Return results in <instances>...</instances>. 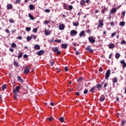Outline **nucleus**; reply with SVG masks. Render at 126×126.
Segmentation results:
<instances>
[{
    "instance_id": "obj_49",
    "label": "nucleus",
    "mask_w": 126,
    "mask_h": 126,
    "mask_svg": "<svg viewBox=\"0 0 126 126\" xmlns=\"http://www.w3.org/2000/svg\"><path fill=\"white\" fill-rule=\"evenodd\" d=\"M21 2V0H16L15 2L16 3H20Z\"/></svg>"
},
{
    "instance_id": "obj_20",
    "label": "nucleus",
    "mask_w": 126,
    "mask_h": 126,
    "mask_svg": "<svg viewBox=\"0 0 126 126\" xmlns=\"http://www.w3.org/2000/svg\"><path fill=\"white\" fill-rule=\"evenodd\" d=\"M96 89V87L95 86H94L93 88H92L90 91V92H94L95 91V90Z\"/></svg>"
},
{
    "instance_id": "obj_59",
    "label": "nucleus",
    "mask_w": 126,
    "mask_h": 126,
    "mask_svg": "<svg viewBox=\"0 0 126 126\" xmlns=\"http://www.w3.org/2000/svg\"><path fill=\"white\" fill-rule=\"evenodd\" d=\"M19 40H22V36H19L17 38Z\"/></svg>"
},
{
    "instance_id": "obj_6",
    "label": "nucleus",
    "mask_w": 126,
    "mask_h": 126,
    "mask_svg": "<svg viewBox=\"0 0 126 126\" xmlns=\"http://www.w3.org/2000/svg\"><path fill=\"white\" fill-rule=\"evenodd\" d=\"M77 34V32L76 30H71L70 32V36H76Z\"/></svg>"
},
{
    "instance_id": "obj_7",
    "label": "nucleus",
    "mask_w": 126,
    "mask_h": 126,
    "mask_svg": "<svg viewBox=\"0 0 126 126\" xmlns=\"http://www.w3.org/2000/svg\"><path fill=\"white\" fill-rule=\"evenodd\" d=\"M44 54H45V51L43 50H40L36 52V55L38 56H42V55H44Z\"/></svg>"
},
{
    "instance_id": "obj_16",
    "label": "nucleus",
    "mask_w": 126,
    "mask_h": 126,
    "mask_svg": "<svg viewBox=\"0 0 126 126\" xmlns=\"http://www.w3.org/2000/svg\"><path fill=\"white\" fill-rule=\"evenodd\" d=\"M61 47H62V49H66V48H67V44H66L65 43H63L61 45Z\"/></svg>"
},
{
    "instance_id": "obj_35",
    "label": "nucleus",
    "mask_w": 126,
    "mask_h": 126,
    "mask_svg": "<svg viewBox=\"0 0 126 126\" xmlns=\"http://www.w3.org/2000/svg\"><path fill=\"white\" fill-rule=\"evenodd\" d=\"M53 116H51V117H50L49 118H48L47 120H48L49 122H52V121H53Z\"/></svg>"
},
{
    "instance_id": "obj_42",
    "label": "nucleus",
    "mask_w": 126,
    "mask_h": 126,
    "mask_svg": "<svg viewBox=\"0 0 126 126\" xmlns=\"http://www.w3.org/2000/svg\"><path fill=\"white\" fill-rule=\"evenodd\" d=\"M50 64H51V66H54V64H55V61H52V62H51Z\"/></svg>"
},
{
    "instance_id": "obj_38",
    "label": "nucleus",
    "mask_w": 126,
    "mask_h": 126,
    "mask_svg": "<svg viewBox=\"0 0 126 126\" xmlns=\"http://www.w3.org/2000/svg\"><path fill=\"white\" fill-rule=\"evenodd\" d=\"M9 22H10V23H14V20H13V19H12V18L9 19Z\"/></svg>"
},
{
    "instance_id": "obj_26",
    "label": "nucleus",
    "mask_w": 126,
    "mask_h": 126,
    "mask_svg": "<svg viewBox=\"0 0 126 126\" xmlns=\"http://www.w3.org/2000/svg\"><path fill=\"white\" fill-rule=\"evenodd\" d=\"M118 82V78L117 77H115L113 80V83H117Z\"/></svg>"
},
{
    "instance_id": "obj_40",
    "label": "nucleus",
    "mask_w": 126,
    "mask_h": 126,
    "mask_svg": "<svg viewBox=\"0 0 126 126\" xmlns=\"http://www.w3.org/2000/svg\"><path fill=\"white\" fill-rule=\"evenodd\" d=\"M73 25L74 26H76V27H77V26H78V25H79V23L73 22Z\"/></svg>"
},
{
    "instance_id": "obj_21",
    "label": "nucleus",
    "mask_w": 126,
    "mask_h": 126,
    "mask_svg": "<svg viewBox=\"0 0 126 126\" xmlns=\"http://www.w3.org/2000/svg\"><path fill=\"white\" fill-rule=\"evenodd\" d=\"M84 34H85V32L84 31H82L79 34L80 37H82L84 35Z\"/></svg>"
},
{
    "instance_id": "obj_47",
    "label": "nucleus",
    "mask_w": 126,
    "mask_h": 126,
    "mask_svg": "<svg viewBox=\"0 0 126 126\" xmlns=\"http://www.w3.org/2000/svg\"><path fill=\"white\" fill-rule=\"evenodd\" d=\"M87 93H88V90H85V91H84V94H87Z\"/></svg>"
},
{
    "instance_id": "obj_60",
    "label": "nucleus",
    "mask_w": 126,
    "mask_h": 126,
    "mask_svg": "<svg viewBox=\"0 0 126 126\" xmlns=\"http://www.w3.org/2000/svg\"><path fill=\"white\" fill-rule=\"evenodd\" d=\"M122 15L123 16H125V15H126V11H123V12L122 13Z\"/></svg>"
},
{
    "instance_id": "obj_57",
    "label": "nucleus",
    "mask_w": 126,
    "mask_h": 126,
    "mask_svg": "<svg viewBox=\"0 0 126 126\" xmlns=\"http://www.w3.org/2000/svg\"><path fill=\"white\" fill-rule=\"evenodd\" d=\"M110 25H111V26H113L115 25V22H111L110 23Z\"/></svg>"
},
{
    "instance_id": "obj_63",
    "label": "nucleus",
    "mask_w": 126,
    "mask_h": 126,
    "mask_svg": "<svg viewBox=\"0 0 126 126\" xmlns=\"http://www.w3.org/2000/svg\"><path fill=\"white\" fill-rule=\"evenodd\" d=\"M75 55H79V54H80V53L79 52V51H76V53H75Z\"/></svg>"
},
{
    "instance_id": "obj_55",
    "label": "nucleus",
    "mask_w": 126,
    "mask_h": 126,
    "mask_svg": "<svg viewBox=\"0 0 126 126\" xmlns=\"http://www.w3.org/2000/svg\"><path fill=\"white\" fill-rule=\"evenodd\" d=\"M83 80V79L82 78H79V79L77 80V81L79 82V81H82Z\"/></svg>"
},
{
    "instance_id": "obj_8",
    "label": "nucleus",
    "mask_w": 126,
    "mask_h": 126,
    "mask_svg": "<svg viewBox=\"0 0 126 126\" xmlns=\"http://www.w3.org/2000/svg\"><path fill=\"white\" fill-rule=\"evenodd\" d=\"M86 50L88 51V52H89V53H93L94 51L93 50H92V49L91 48V46H88L86 47Z\"/></svg>"
},
{
    "instance_id": "obj_41",
    "label": "nucleus",
    "mask_w": 126,
    "mask_h": 126,
    "mask_svg": "<svg viewBox=\"0 0 126 126\" xmlns=\"http://www.w3.org/2000/svg\"><path fill=\"white\" fill-rule=\"evenodd\" d=\"M44 11L45 12H47V13H49L50 12L51 10H50L49 9H46L45 10H44Z\"/></svg>"
},
{
    "instance_id": "obj_15",
    "label": "nucleus",
    "mask_w": 126,
    "mask_h": 126,
    "mask_svg": "<svg viewBox=\"0 0 126 126\" xmlns=\"http://www.w3.org/2000/svg\"><path fill=\"white\" fill-rule=\"evenodd\" d=\"M108 47L110 49H114V48H115V44L113 43H110L108 45Z\"/></svg>"
},
{
    "instance_id": "obj_17",
    "label": "nucleus",
    "mask_w": 126,
    "mask_h": 126,
    "mask_svg": "<svg viewBox=\"0 0 126 126\" xmlns=\"http://www.w3.org/2000/svg\"><path fill=\"white\" fill-rule=\"evenodd\" d=\"M96 87V88L97 89H101V88H102V87H103V86H102V85L100 84H97L96 85L95 88Z\"/></svg>"
},
{
    "instance_id": "obj_48",
    "label": "nucleus",
    "mask_w": 126,
    "mask_h": 126,
    "mask_svg": "<svg viewBox=\"0 0 126 126\" xmlns=\"http://www.w3.org/2000/svg\"><path fill=\"white\" fill-rule=\"evenodd\" d=\"M38 29H37V28H34L33 29V32H34V33H36V32H37Z\"/></svg>"
},
{
    "instance_id": "obj_39",
    "label": "nucleus",
    "mask_w": 126,
    "mask_h": 126,
    "mask_svg": "<svg viewBox=\"0 0 126 126\" xmlns=\"http://www.w3.org/2000/svg\"><path fill=\"white\" fill-rule=\"evenodd\" d=\"M69 7V10H72V9H73V6H72V5H70L68 6Z\"/></svg>"
},
{
    "instance_id": "obj_30",
    "label": "nucleus",
    "mask_w": 126,
    "mask_h": 126,
    "mask_svg": "<svg viewBox=\"0 0 126 126\" xmlns=\"http://www.w3.org/2000/svg\"><path fill=\"white\" fill-rule=\"evenodd\" d=\"M29 17L32 20H34V17H33V15L31 14H29Z\"/></svg>"
},
{
    "instance_id": "obj_44",
    "label": "nucleus",
    "mask_w": 126,
    "mask_h": 126,
    "mask_svg": "<svg viewBox=\"0 0 126 126\" xmlns=\"http://www.w3.org/2000/svg\"><path fill=\"white\" fill-rule=\"evenodd\" d=\"M86 3H87V4L89 5L90 4V0H86L85 1Z\"/></svg>"
},
{
    "instance_id": "obj_25",
    "label": "nucleus",
    "mask_w": 126,
    "mask_h": 126,
    "mask_svg": "<svg viewBox=\"0 0 126 126\" xmlns=\"http://www.w3.org/2000/svg\"><path fill=\"white\" fill-rule=\"evenodd\" d=\"M120 57H121V55L120 54V53H116L115 54L116 59H119Z\"/></svg>"
},
{
    "instance_id": "obj_28",
    "label": "nucleus",
    "mask_w": 126,
    "mask_h": 126,
    "mask_svg": "<svg viewBox=\"0 0 126 126\" xmlns=\"http://www.w3.org/2000/svg\"><path fill=\"white\" fill-rule=\"evenodd\" d=\"M14 63V65L16 67H18L19 64H18V63H17V62L14 61V63Z\"/></svg>"
},
{
    "instance_id": "obj_13",
    "label": "nucleus",
    "mask_w": 126,
    "mask_h": 126,
    "mask_svg": "<svg viewBox=\"0 0 126 126\" xmlns=\"http://www.w3.org/2000/svg\"><path fill=\"white\" fill-rule=\"evenodd\" d=\"M59 28L60 30H63V29H64V25L63 24L60 25Z\"/></svg>"
},
{
    "instance_id": "obj_51",
    "label": "nucleus",
    "mask_w": 126,
    "mask_h": 126,
    "mask_svg": "<svg viewBox=\"0 0 126 126\" xmlns=\"http://www.w3.org/2000/svg\"><path fill=\"white\" fill-rule=\"evenodd\" d=\"M5 32L8 33V34H9L10 33V31H9V30L8 29H6L5 30Z\"/></svg>"
},
{
    "instance_id": "obj_1",
    "label": "nucleus",
    "mask_w": 126,
    "mask_h": 126,
    "mask_svg": "<svg viewBox=\"0 0 126 126\" xmlns=\"http://www.w3.org/2000/svg\"><path fill=\"white\" fill-rule=\"evenodd\" d=\"M21 89V87L20 86H18L15 87V89L13 90V93H14V99H16L17 96H18V94L17 93H19V90Z\"/></svg>"
},
{
    "instance_id": "obj_62",
    "label": "nucleus",
    "mask_w": 126,
    "mask_h": 126,
    "mask_svg": "<svg viewBox=\"0 0 126 126\" xmlns=\"http://www.w3.org/2000/svg\"><path fill=\"white\" fill-rule=\"evenodd\" d=\"M50 105L51 106H55V104L53 102H50Z\"/></svg>"
},
{
    "instance_id": "obj_4",
    "label": "nucleus",
    "mask_w": 126,
    "mask_h": 126,
    "mask_svg": "<svg viewBox=\"0 0 126 126\" xmlns=\"http://www.w3.org/2000/svg\"><path fill=\"white\" fill-rule=\"evenodd\" d=\"M111 74V70L108 69L105 73V79H108Z\"/></svg>"
},
{
    "instance_id": "obj_23",
    "label": "nucleus",
    "mask_w": 126,
    "mask_h": 126,
    "mask_svg": "<svg viewBox=\"0 0 126 126\" xmlns=\"http://www.w3.org/2000/svg\"><path fill=\"white\" fill-rule=\"evenodd\" d=\"M17 78H18V81H19V82H21V83H22V82H23V80H22V78H21V77L18 76V77H17Z\"/></svg>"
},
{
    "instance_id": "obj_58",
    "label": "nucleus",
    "mask_w": 126,
    "mask_h": 126,
    "mask_svg": "<svg viewBox=\"0 0 126 126\" xmlns=\"http://www.w3.org/2000/svg\"><path fill=\"white\" fill-rule=\"evenodd\" d=\"M116 33H117V32H115L112 33L111 36H112V37H114V36L116 35Z\"/></svg>"
},
{
    "instance_id": "obj_2",
    "label": "nucleus",
    "mask_w": 126,
    "mask_h": 126,
    "mask_svg": "<svg viewBox=\"0 0 126 126\" xmlns=\"http://www.w3.org/2000/svg\"><path fill=\"white\" fill-rule=\"evenodd\" d=\"M98 23L97 28H103V26H104V19H99Z\"/></svg>"
},
{
    "instance_id": "obj_52",
    "label": "nucleus",
    "mask_w": 126,
    "mask_h": 126,
    "mask_svg": "<svg viewBox=\"0 0 126 126\" xmlns=\"http://www.w3.org/2000/svg\"><path fill=\"white\" fill-rule=\"evenodd\" d=\"M99 71L100 72H102V71H103V68H102V67H99Z\"/></svg>"
},
{
    "instance_id": "obj_27",
    "label": "nucleus",
    "mask_w": 126,
    "mask_h": 126,
    "mask_svg": "<svg viewBox=\"0 0 126 126\" xmlns=\"http://www.w3.org/2000/svg\"><path fill=\"white\" fill-rule=\"evenodd\" d=\"M106 11H108V9H107V8H104L102 10L101 13H105V12H106Z\"/></svg>"
},
{
    "instance_id": "obj_64",
    "label": "nucleus",
    "mask_w": 126,
    "mask_h": 126,
    "mask_svg": "<svg viewBox=\"0 0 126 126\" xmlns=\"http://www.w3.org/2000/svg\"><path fill=\"white\" fill-rule=\"evenodd\" d=\"M12 34H13V33H14L15 32H16V30H13L11 31Z\"/></svg>"
},
{
    "instance_id": "obj_43",
    "label": "nucleus",
    "mask_w": 126,
    "mask_h": 126,
    "mask_svg": "<svg viewBox=\"0 0 126 126\" xmlns=\"http://www.w3.org/2000/svg\"><path fill=\"white\" fill-rule=\"evenodd\" d=\"M26 31L29 32V31H30L31 30V28H30V27H27V28H26Z\"/></svg>"
},
{
    "instance_id": "obj_32",
    "label": "nucleus",
    "mask_w": 126,
    "mask_h": 126,
    "mask_svg": "<svg viewBox=\"0 0 126 126\" xmlns=\"http://www.w3.org/2000/svg\"><path fill=\"white\" fill-rule=\"evenodd\" d=\"M27 40L28 42L31 41V40H32V36H28L27 37Z\"/></svg>"
},
{
    "instance_id": "obj_61",
    "label": "nucleus",
    "mask_w": 126,
    "mask_h": 126,
    "mask_svg": "<svg viewBox=\"0 0 126 126\" xmlns=\"http://www.w3.org/2000/svg\"><path fill=\"white\" fill-rule=\"evenodd\" d=\"M123 67L126 68V63H125L123 64Z\"/></svg>"
},
{
    "instance_id": "obj_45",
    "label": "nucleus",
    "mask_w": 126,
    "mask_h": 126,
    "mask_svg": "<svg viewBox=\"0 0 126 126\" xmlns=\"http://www.w3.org/2000/svg\"><path fill=\"white\" fill-rule=\"evenodd\" d=\"M49 23H50V22L48 21L47 20H46V21H44V24L48 25V24H49Z\"/></svg>"
},
{
    "instance_id": "obj_53",
    "label": "nucleus",
    "mask_w": 126,
    "mask_h": 126,
    "mask_svg": "<svg viewBox=\"0 0 126 126\" xmlns=\"http://www.w3.org/2000/svg\"><path fill=\"white\" fill-rule=\"evenodd\" d=\"M23 57L24 58V59H26V58H28V55H27V54H24L23 55Z\"/></svg>"
},
{
    "instance_id": "obj_3",
    "label": "nucleus",
    "mask_w": 126,
    "mask_h": 126,
    "mask_svg": "<svg viewBox=\"0 0 126 126\" xmlns=\"http://www.w3.org/2000/svg\"><path fill=\"white\" fill-rule=\"evenodd\" d=\"M95 39H96V37H93V36H90L88 37L89 41L90 43H91V44H94V43H95L96 40H95Z\"/></svg>"
},
{
    "instance_id": "obj_11",
    "label": "nucleus",
    "mask_w": 126,
    "mask_h": 126,
    "mask_svg": "<svg viewBox=\"0 0 126 126\" xmlns=\"http://www.w3.org/2000/svg\"><path fill=\"white\" fill-rule=\"evenodd\" d=\"M13 8V6H12V4H8L7 5V8L8 10H9V9H12Z\"/></svg>"
},
{
    "instance_id": "obj_5",
    "label": "nucleus",
    "mask_w": 126,
    "mask_h": 126,
    "mask_svg": "<svg viewBox=\"0 0 126 126\" xmlns=\"http://www.w3.org/2000/svg\"><path fill=\"white\" fill-rule=\"evenodd\" d=\"M30 72V69L29 68V66H26V68L24 70V74H28Z\"/></svg>"
},
{
    "instance_id": "obj_56",
    "label": "nucleus",
    "mask_w": 126,
    "mask_h": 126,
    "mask_svg": "<svg viewBox=\"0 0 126 126\" xmlns=\"http://www.w3.org/2000/svg\"><path fill=\"white\" fill-rule=\"evenodd\" d=\"M9 50L10 51V52H11L12 53L13 52V51H14V49L13 48H9Z\"/></svg>"
},
{
    "instance_id": "obj_12",
    "label": "nucleus",
    "mask_w": 126,
    "mask_h": 126,
    "mask_svg": "<svg viewBox=\"0 0 126 126\" xmlns=\"http://www.w3.org/2000/svg\"><path fill=\"white\" fill-rule=\"evenodd\" d=\"M59 51V47H54L52 48V52H58Z\"/></svg>"
},
{
    "instance_id": "obj_9",
    "label": "nucleus",
    "mask_w": 126,
    "mask_h": 126,
    "mask_svg": "<svg viewBox=\"0 0 126 126\" xmlns=\"http://www.w3.org/2000/svg\"><path fill=\"white\" fill-rule=\"evenodd\" d=\"M105 98L106 97H105V95H104V94H102L100 96L99 98V101L100 102H103V101L105 100Z\"/></svg>"
},
{
    "instance_id": "obj_36",
    "label": "nucleus",
    "mask_w": 126,
    "mask_h": 126,
    "mask_svg": "<svg viewBox=\"0 0 126 126\" xmlns=\"http://www.w3.org/2000/svg\"><path fill=\"white\" fill-rule=\"evenodd\" d=\"M11 47H12V48H16V44H15L14 43H12L11 44Z\"/></svg>"
},
{
    "instance_id": "obj_31",
    "label": "nucleus",
    "mask_w": 126,
    "mask_h": 126,
    "mask_svg": "<svg viewBox=\"0 0 126 126\" xmlns=\"http://www.w3.org/2000/svg\"><path fill=\"white\" fill-rule=\"evenodd\" d=\"M1 87L2 91L4 90L5 89H6V84H3Z\"/></svg>"
},
{
    "instance_id": "obj_24",
    "label": "nucleus",
    "mask_w": 126,
    "mask_h": 126,
    "mask_svg": "<svg viewBox=\"0 0 126 126\" xmlns=\"http://www.w3.org/2000/svg\"><path fill=\"white\" fill-rule=\"evenodd\" d=\"M22 56H23V53H22V52H19L18 56V59H21V58H22Z\"/></svg>"
},
{
    "instance_id": "obj_19",
    "label": "nucleus",
    "mask_w": 126,
    "mask_h": 126,
    "mask_svg": "<svg viewBox=\"0 0 126 126\" xmlns=\"http://www.w3.org/2000/svg\"><path fill=\"white\" fill-rule=\"evenodd\" d=\"M85 3H86L85 0H81V1L80 2V4L81 5H85Z\"/></svg>"
},
{
    "instance_id": "obj_34",
    "label": "nucleus",
    "mask_w": 126,
    "mask_h": 126,
    "mask_svg": "<svg viewBox=\"0 0 126 126\" xmlns=\"http://www.w3.org/2000/svg\"><path fill=\"white\" fill-rule=\"evenodd\" d=\"M59 121H60V122H61V123H63L64 119L63 117H62L59 119Z\"/></svg>"
},
{
    "instance_id": "obj_54",
    "label": "nucleus",
    "mask_w": 126,
    "mask_h": 126,
    "mask_svg": "<svg viewBox=\"0 0 126 126\" xmlns=\"http://www.w3.org/2000/svg\"><path fill=\"white\" fill-rule=\"evenodd\" d=\"M126 63V62H125V60H121V61H120V63H122V64H123L124 63Z\"/></svg>"
},
{
    "instance_id": "obj_29",
    "label": "nucleus",
    "mask_w": 126,
    "mask_h": 126,
    "mask_svg": "<svg viewBox=\"0 0 126 126\" xmlns=\"http://www.w3.org/2000/svg\"><path fill=\"white\" fill-rule=\"evenodd\" d=\"M125 24H126V23L124 21H122L120 23L119 25L120 26H125Z\"/></svg>"
},
{
    "instance_id": "obj_14",
    "label": "nucleus",
    "mask_w": 126,
    "mask_h": 126,
    "mask_svg": "<svg viewBox=\"0 0 126 126\" xmlns=\"http://www.w3.org/2000/svg\"><path fill=\"white\" fill-rule=\"evenodd\" d=\"M34 48L35 49V50H40L41 49V47H40V45H38V44H36L34 45Z\"/></svg>"
},
{
    "instance_id": "obj_37",
    "label": "nucleus",
    "mask_w": 126,
    "mask_h": 126,
    "mask_svg": "<svg viewBox=\"0 0 126 126\" xmlns=\"http://www.w3.org/2000/svg\"><path fill=\"white\" fill-rule=\"evenodd\" d=\"M120 43L121 45H126V44L125 40H122Z\"/></svg>"
},
{
    "instance_id": "obj_46",
    "label": "nucleus",
    "mask_w": 126,
    "mask_h": 126,
    "mask_svg": "<svg viewBox=\"0 0 126 126\" xmlns=\"http://www.w3.org/2000/svg\"><path fill=\"white\" fill-rule=\"evenodd\" d=\"M64 70L65 71H66V72L68 71V67L67 66H65L64 67Z\"/></svg>"
},
{
    "instance_id": "obj_50",
    "label": "nucleus",
    "mask_w": 126,
    "mask_h": 126,
    "mask_svg": "<svg viewBox=\"0 0 126 126\" xmlns=\"http://www.w3.org/2000/svg\"><path fill=\"white\" fill-rule=\"evenodd\" d=\"M56 52H57V55H61V51H59L58 50Z\"/></svg>"
},
{
    "instance_id": "obj_18",
    "label": "nucleus",
    "mask_w": 126,
    "mask_h": 126,
    "mask_svg": "<svg viewBox=\"0 0 126 126\" xmlns=\"http://www.w3.org/2000/svg\"><path fill=\"white\" fill-rule=\"evenodd\" d=\"M29 7H30V9L31 10H33L35 8V6H33V4H30V5H29Z\"/></svg>"
},
{
    "instance_id": "obj_10",
    "label": "nucleus",
    "mask_w": 126,
    "mask_h": 126,
    "mask_svg": "<svg viewBox=\"0 0 126 126\" xmlns=\"http://www.w3.org/2000/svg\"><path fill=\"white\" fill-rule=\"evenodd\" d=\"M44 34L46 36H48V35H51V31L50 30H45L44 31Z\"/></svg>"
},
{
    "instance_id": "obj_33",
    "label": "nucleus",
    "mask_w": 126,
    "mask_h": 126,
    "mask_svg": "<svg viewBox=\"0 0 126 126\" xmlns=\"http://www.w3.org/2000/svg\"><path fill=\"white\" fill-rule=\"evenodd\" d=\"M56 43H58L59 44L62 43V40L61 39H56L54 41Z\"/></svg>"
},
{
    "instance_id": "obj_22",
    "label": "nucleus",
    "mask_w": 126,
    "mask_h": 126,
    "mask_svg": "<svg viewBox=\"0 0 126 126\" xmlns=\"http://www.w3.org/2000/svg\"><path fill=\"white\" fill-rule=\"evenodd\" d=\"M116 11H117V8H113L111 10V13H115V12H116Z\"/></svg>"
}]
</instances>
